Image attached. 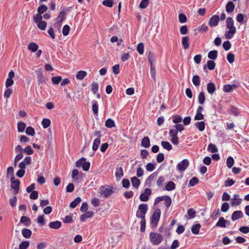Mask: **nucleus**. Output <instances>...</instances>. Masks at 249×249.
<instances>
[{
    "mask_svg": "<svg viewBox=\"0 0 249 249\" xmlns=\"http://www.w3.org/2000/svg\"><path fill=\"white\" fill-rule=\"evenodd\" d=\"M61 222L59 221L51 222L49 223V227L53 229H58L61 227Z\"/></svg>",
    "mask_w": 249,
    "mask_h": 249,
    "instance_id": "22",
    "label": "nucleus"
},
{
    "mask_svg": "<svg viewBox=\"0 0 249 249\" xmlns=\"http://www.w3.org/2000/svg\"><path fill=\"white\" fill-rule=\"evenodd\" d=\"M145 168L147 171L152 172L155 169V165L150 162L146 164Z\"/></svg>",
    "mask_w": 249,
    "mask_h": 249,
    "instance_id": "58",
    "label": "nucleus"
},
{
    "mask_svg": "<svg viewBox=\"0 0 249 249\" xmlns=\"http://www.w3.org/2000/svg\"><path fill=\"white\" fill-rule=\"evenodd\" d=\"M38 48V45L34 42L30 43L28 47V49L30 50H31L33 52H36L37 51Z\"/></svg>",
    "mask_w": 249,
    "mask_h": 249,
    "instance_id": "42",
    "label": "nucleus"
},
{
    "mask_svg": "<svg viewBox=\"0 0 249 249\" xmlns=\"http://www.w3.org/2000/svg\"><path fill=\"white\" fill-rule=\"evenodd\" d=\"M160 209H156L153 213L150 220V224L152 228L157 226L160 216Z\"/></svg>",
    "mask_w": 249,
    "mask_h": 249,
    "instance_id": "4",
    "label": "nucleus"
},
{
    "mask_svg": "<svg viewBox=\"0 0 249 249\" xmlns=\"http://www.w3.org/2000/svg\"><path fill=\"white\" fill-rule=\"evenodd\" d=\"M161 145L164 149L170 151L172 149V145L168 142L162 141L161 142Z\"/></svg>",
    "mask_w": 249,
    "mask_h": 249,
    "instance_id": "36",
    "label": "nucleus"
},
{
    "mask_svg": "<svg viewBox=\"0 0 249 249\" xmlns=\"http://www.w3.org/2000/svg\"><path fill=\"white\" fill-rule=\"evenodd\" d=\"M105 126L107 128H112L114 127V121L111 119H107L105 122Z\"/></svg>",
    "mask_w": 249,
    "mask_h": 249,
    "instance_id": "43",
    "label": "nucleus"
},
{
    "mask_svg": "<svg viewBox=\"0 0 249 249\" xmlns=\"http://www.w3.org/2000/svg\"><path fill=\"white\" fill-rule=\"evenodd\" d=\"M228 112L229 114L231 115H233L235 116H237L239 115V111H238V109L232 106L228 110Z\"/></svg>",
    "mask_w": 249,
    "mask_h": 249,
    "instance_id": "28",
    "label": "nucleus"
},
{
    "mask_svg": "<svg viewBox=\"0 0 249 249\" xmlns=\"http://www.w3.org/2000/svg\"><path fill=\"white\" fill-rule=\"evenodd\" d=\"M236 20L240 23L241 24L245 23L247 22V20H245L244 16L242 14H238L236 16Z\"/></svg>",
    "mask_w": 249,
    "mask_h": 249,
    "instance_id": "40",
    "label": "nucleus"
},
{
    "mask_svg": "<svg viewBox=\"0 0 249 249\" xmlns=\"http://www.w3.org/2000/svg\"><path fill=\"white\" fill-rule=\"evenodd\" d=\"M26 134L33 136L35 134L34 129L32 126H28L25 130Z\"/></svg>",
    "mask_w": 249,
    "mask_h": 249,
    "instance_id": "51",
    "label": "nucleus"
},
{
    "mask_svg": "<svg viewBox=\"0 0 249 249\" xmlns=\"http://www.w3.org/2000/svg\"><path fill=\"white\" fill-rule=\"evenodd\" d=\"M192 82L193 84L196 86L197 87L200 85V79L198 75H195L193 77Z\"/></svg>",
    "mask_w": 249,
    "mask_h": 249,
    "instance_id": "41",
    "label": "nucleus"
},
{
    "mask_svg": "<svg viewBox=\"0 0 249 249\" xmlns=\"http://www.w3.org/2000/svg\"><path fill=\"white\" fill-rule=\"evenodd\" d=\"M26 124L23 122H18V130L19 132H23L25 128Z\"/></svg>",
    "mask_w": 249,
    "mask_h": 249,
    "instance_id": "53",
    "label": "nucleus"
},
{
    "mask_svg": "<svg viewBox=\"0 0 249 249\" xmlns=\"http://www.w3.org/2000/svg\"><path fill=\"white\" fill-rule=\"evenodd\" d=\"M42 125L44 128H48L50 124H51V121L49 119H46L44 118L42 121Z\"/></svg>",
    "mask_w": 249,
    "mask_h": 249,
    "instance_id": "48",
    "label": "nucleus"
},
{
    "mask_svg": "<svg viewBox=\"0 0 249 249\" xmlns=\"http://www.w3.org/2000/svg\"><path fill=\"white\" fill-rule=\"evenodd\" d=\"M227 223L228 225L230 224V222L228 221L225 220L224 217H221L219 219L218 221L216 224V227H220L221 228H226V224Z\"/></svg>",
    "mask_w": 249,
    "mask_h": 249,
    "instance_id": "16",
    "label": "nucleus"
},
{
    "mask_svg": "<svg viewBox=\"0 0 249 249\" xmlns=\"http://www.w3.org/2000/svg\"><path fill=\"white\" fill-rule=\"evenodd\" d=\"M165 178L164 176H160L159 177L157 180V185L159 187H161L162 186L163 183L165 181Z\"/></svg>",
    "mask_w": 249,
    "mask_h": 249,
    "instance_id": "54",
    "label": "nucleus"
},
{
    "mask_svg": "<svg viewBox=\"0 0 249 249\" xmlns=\"http://www.w3.org/2000/svg\"><path fill=\"white\" fill-rule=\"evenodd\" d=\"M36 73L38 79L39 83H42L43 81V71L42 69H39L38 71H36Z\"/></svg>",
    "mask_w": 249,
    "mask_h": 249,
    "instance_id": "37",
    "label": "nucleus"
},
{
    "mask_svg": "<svg viewBox=\"0 0 249 249\" xmlns=\"http://www.w3.org/2000/svg\"><path fill=\"white\" fill-rule=\"evenodd\" d=\"M29 246L28 241H24L19 245V249H26Z\"/></svg>",
    "mask_w": 249,
    "mask_h": 249,
    "instance_id": "64",
    "label": "nucleus"
},
{
    "mask_svg": "<svg viewBox=\"0 0 249 249\" xmlns=\"http://www.w3.org/2000/svg\"><path fill=\"white\" fill-rule=\"evenodd\" d=\"M56 22L54 25L55 29H56L59 32H61V27L62 23V11H61L59 13V15L58 17L56 18Z\"/></svg>",
    "mask_w": 249,
    "mask_h": 249,
    "instance_id": "11",
    "label": "nucleus"
},
{
    "mask_svg": "<svg viewBox=\"0 0 249 249\" xmlns=\"http://www.w3.org/2000/svg\"><path fill=\"white\" fill-rule=\"evenodd\" d=\"M205 96L204 92L201 91L199 93L198 96V102L200 105H203L205 101Z\"/></svg>",
    "mask_w": 249,
    "mask_h": 249,
    "instance_id": "32",
    "label": "nucleus"
},
{
    "mask_svg": "<svg viewBox=\"0 0 249 249\" xmlns=\"http://www.w3.org/2000/svg\"><path fill=\"white\" fill-rule=\"evenodd\" d=\"M162 200H164V205L167 208H168L171 206L172 200L171 198L168 196H163L156 197L154 201V205H157Z\"/></svg>",
    "mask_w": 249,
    "mask_h": 249,
    "instance_id": "5",
    "label": "nucleus"
},
{
    "mask_svg": "<svg viewBox=\"0 0 249 249\" xmlns=\"http://www.w3.org/2000/svg\"><path fill=\"white\" fill-rule=\"evenodd\" d=\"M236 87V85L235 84L225 85L223 87V90L225 92H230L232 89H235Z\"/></svg>",
    "mask_w": 249,
    "mask_h": 249,
    "instance_id": "31",
    "label": "nucleus"
},
{
    "mask_svg": "<svg viewBox=\"0 0 249 249\" xmlns=\"http://www.w3.org/2000/svg\"><path fill=\"white\" fill-rule=\"evenodd\" d=\"M208 150L212 153H216L218 151V149L214 144L210 143L208 147Z\"/></svg>",
    "mask_w": 249,
    "mask_h": 249,
    "instance_id": "46",
    "label": "nucleus"
},
{
    "mask_svg": "<svg viewBox=\"0 0 249 249\" xmlns=\"http://www.w3.org/2000/svg\"><path fill=\"white\" fill-rule=\"evenodd\" d=\"M158 175L157 172H155L151 174L145 180V184L148 187L151 186L152 181L155 180Z\"/></svg>",
    "mask_w": 249,
    "mask_h": 249,
    "instance_id": "14",
    "label": "nucleus"
},
{
    "mask_svg": "<svg viewBox=\"0 0 249 249\" xmlns=\"http://www.w3.org/2000/svg\"><path fill=\"white\" fill-rule=\"evenodd\" d=\"M87 75V72L84 71H79L76 75V77L77 79L78 80H83Z\"/></svg>",
    "mask_w": 249,
    "mask_h": 249,
    "instance_id": "38",
    "label": "nucleus"
},
{
    "mask_svg": "<svg viewBox=\"0 0 249 249\" xmlns=\"http://www.w3.org/2000/svg\"><path fill=\"white\" fill-rule=\"evenodd\" d=\"M124 176V172L123 168L121 167H118L116 168L115 172V177L117 180H119Z\"/></svg>",
    "mask_w": 249,
    "mask_h": 249,
    "instance_id": "18",
    "label": "nucleus"
},
{
    "mask_svg": "<svg viewBox=\"0 0 249 249\" xmlns=\"http://www.w3.org/2000/svg\"><path fill=\"white\" fill-rule=\"evenodd\" d=\"M48 9L47 6L45 5H41L39 6L37 8V12L40 14H42L43 13L46 12Z\"/></svg>",
    "mask_w": 249,
    "mask_h": 249,
    "instance_id": "56",
    "label": "nucleus"
},
{
    "mask_svg": "<svg viewBox=\"0 0 249 249\" xmlns=\"http://www.w3.org/2000/svg\"><path fill=\"white\" fill-rule=\"evenodd\" d=\"M219 21V17L218 15H214L212 16L209 21V25L213 27L217 26Z\"/></svg>",
    "mask_w": 249,
    "mask_h": 249,
    "instance_id": "12",
    "label": "nucleus"
},
{
    "mask_svg": "<svg viewBox=\"0 0 249 249\" xmlns=\"http://www.w3.org/2000/svg\"><path fill=\"white\" fill-rule=\"evenodd\" d=\"M100 142H101V140H100V138H97L94 140L93 145H92V150L94 151H95L98 149V148L99 147V145L100 143Z\"/></svg>",
    "mask_w": 249,
    "mask_h": 249,
    "instance_id": "35",
    "label": "nucleus"
},
{
    "mask_svg": "<svg viewBox=\"0 0 249 249\" xmlns=\"http://www.w3.org/2000/svg\"><path fill=\"white\" fill-rule=\"evenodd\" d=\"M113 3L112 0H104L102 2L103 5L108 7H112Z\"/></svg>",
    "mask_w": 249,
    "mask_h": 249,
    "instance_id": "61",
    "label": "nucleus"
},
{
    "mask_svg": "<svg viewBox=\"0 0 249 249\" xmlns=\"http://www.w3.org/2000/svg\"><path fill=\"white\" fill-rule=\"evenodd\" d=\"M226 163L228 167L231 168L234 164V160L232 157H229L227 159Z\"/></svg>",
    "mask_w": 249,
    "mask_h": 249,
    "instance_id": "55",
    "label": "nucleus"
},
{
    "mask_svg": "<svg viewBox=\"0 0 249 249\" xmlns=\"http://www.w3.org/2000/svg\"><path fill=\"white\" fill-rule=\"evenodd\" d=\"M175 184L171 181H169L165 186V189L167 191H171L175 189Z\"/></svg>",
    "mask_w": 249,
    "mask_h": 249,
    "instance_id": "34",
    "label": "nucleus"
},
{
    "mask_svg": "<svg viewBox=\"0 0 249 249\" xmlns=\"http://www.w3.org/2000/svg\"><path fill=\"white\" fill-rule=\"evenodd\" d=\"M41 15L42 14H40L38 13L36 15L34 16V20L36 23L42 21V16Z\"/></svg>",
    "mask_w": 249,
    "mask_h": 249,
    "instance_id": "59",
    "label": "nucleus"
},
{
    "mask_svg": "<svg viewBox=\"0 0 249 249\" xmlns=\"http://www.w3.org/2000/svg\"><path fill=\"white\" fill-rule=\"evenodd\" d=\"M92 109L94 114L97 115L98 112V104L97 101H92Z\"/></svg>",
    "mask_w": 249,
    "mask_h": 249,
    "instance_id": "33",
    "label": "nucleus"
},
{
    "mask_svg": "<svg viewBox=\"0 0 249 249\" xmlns=\"http://www.w3.org/2000/svg\"><path fill=\"white\" fill-rule=\"evenodd\" d=\"M182 45L184 49L186 50L189 48V37L187 36H184L182 38L181 41Z\"/></svg>",
    "mask_w": 249,
    "mask_h": 249,
    "instance_id": "25",
    "label": "nucleus"
},
{
    "mask_svg": "<svg viewBox=\"0 0 249 249\" xmlns=\"http://www.w3.org/2000/svg\"><path fill=\"white\" fill-rule=\"evenodd\" d=\"M22 235L25 238H29L32 235V231L28 229H23L21 231Z\"/></svg>",
    "mask_w": 249,
    "mask_h": 249,
    "instance_id": "26",
    "label": "nucleus"
},
{
    "mask_svg": "<svg viewBox=\"0 0 249 249\" xmlns=\"http://www.w3.org/2000/svg\"><path fill=\"white\" fill-rule=\"evenodd\" d=\"M150 74L153 79L156 80V70L153 64L150 66Z\"/></svg>",
    "mask_w": 249,
    "mask_h": 249,
    "instance_id": "60",
    "label": "nucleus"
},
{
    "mask_svg": "<svg viewBox=\"0 0 249 249\" xmlns=\"http://www.w3.org/2000/svg\"><path fill=\"white\" fill-rule=\"evenodd\" d=\"M148 210V206L146 204H141L136 212V217L141 218V220L145 219V214Z\"/></svg>",
    "mask_w": 249,
    "mask_h": 249,
    "instance_id": "2",
    "label": "nucleus"
},
{
    "mask_svg": "<svg viewBox=\"0 0 249 249\" xmlns=\"http://www.w3.org/2000/svg\"><path fill=\"white\" fill-rule=\"evenodd\" d=\"M198 182V179L196 177H193L189 182L188 186L190 187L194 186Z\"/></svg>",
    "mask_w": 249,
    "mask_h": 249,
    "instance_id": "50",
    "label": "nucleus"
},
{
    "mask_svg": "<svg viewBox=\"0 0 249 249\" xmlns=\"http://www.w3.org/2000/svg\"><path fill=\"white\" fill-rule=\"evenodd\" d=\"M73 222L72 214H70L65 217L63 219V223H71Z\"/></svg>",
    "mask_w": 249,
    "mask_h": 249,
    "instance_id": "45",
    "label": "nucleus"
},
{
    "mask_svg": "<svg viewBox=\"0 0 249 249\" xmlns=\"http://www.w3.org/2000/svg\"><path fill=\"white\" fill-rule=\"evenodd\" d=\"M234 58L235 55L234 54L231 53L228 54L227 59L230 63L232 64L234 61Z\"/></svg>",
    "mask_w": 249,
    "mask_h": 249,
    "instance_id": "57",
    "label": "nucleus"
},
{
    "mask_svg": "<svg viewBox=\"0 0 249 249\" xmlns=\"http://www.w3.org/2000/svg\"><path fill=\"white\" fill-rule=\"evenodd\" d=\"M207 89L209 93L211 94H213L216 90L215 84L212 82L208 83L207 85Z\"/></svg>",
    "mask_w": 249,
    "mask_h": 249,
    "instance_id": "21",
    "label": "nucleus"
},
{
    "mask_svg": "<svg viewBox=\"0 0 249 249\" xmlns=\"http://www.w3.org/2000/svg\"><path fill=\"white\" fill-rule=\"evenodd\" d=\"M137 51L140 54H142L144 53V44L143 43H139L137 45Z\"/></svg>",
    "mask_w": 249,
    "mask_h": 249,
    "instance_id": "47",
    "label": "nucleus"
},
{
    "mask_svg": "<svg viewBox=\"0 0 249 249\" xmlns=\"http://www.w3.org/2000/svg\"><path fill=\"white\" fill-rule=\"evenodd\" d=\"M229 207L230 206L229 203L227 202H224L222 205L221 208V211L222 212L225 213L228 211V210L229 209Z\"/></svg>",
    "mask_w": 249,
    "mask_h": 249,
    "instance_id": "62",
    "label": "nucleus"
},
{
    "mask_svg": "<svg viewBox=\"0 0 249 249\" xmlns=\"http://www.w3.org/2000/svg\"><path fill=\"white\" fill-rule=\"evenodd\" d=\"M178 132L177 130L171 128L169 131V136L171 137V142L174 145H178L179 143L178 136Z\"/></svg>",
    "mask_w": 249,
    "mask_h": 249,
    "instance_id": "7",
    "label": "nucleus"
},
{
    "mask_svg": "<svg viewBox=\"0 0 249 249\" xmlns=\"http://www.w3.org/2000/svg\"><path fill=\"white\" fill-rule=\"evenodd\" d=\"M85 212L86 213H85L82 214L80 216V220L82 222H84L86 219L91 217L94 214V213L92 211H88Z\"/></svg>",
    "mask_w": 249,
    "mask_h": 249,
    "instance_id": "17",
    "label": "nucleus"
},
{
    "mask_svg": "<svg viewBox=\"0 0 249 249\" xmlns=\"http://www.w3.org/2000/svg\"><path fill=\"white\" fill-rule=\"evenodd\" d=\"M20 221L22 223L24 224V225L25 226H27V227L30 226L31 223V221L30 218L28 217L25 216H21Z\"/></svg>",
    "mask_w": 249,
    "mask_h": 249,
    "instance_id": "24",
    "label": "nucleus"
},
{
    "mask_svg": "<svg viewBox=\"0 0 249 249\" xmlns=\"http://www.w3.org/2000/svg\"><path fill=\"white\" fill-rule=\"evenodd\" d=\"M151 194V190L149 188L144 190V192L141 194L140 199L142 201H147L149 199L148 196Z\"/></svg>",
    "mask_w": 249,
    "mask_h": 249,
    "instance_id": "13",
    "label": "nucleus"
},
{
    "mask_svg": "<svg viewBox=\"0 0 249 249\" xmlns=\"http://www.w3.org/2000/svg\"><path fill=\"white\" fill-rule=\"evenodd\" d=\"M207 66L209 70H213L215 67V63L213 61L208 60L207 62Z\"/></svg>",
    "mask_w": 249,
    "mask_h": 249,
    "instance_id": "52",
    "label": "nucleus"
},
{
    "mask_svg": "<svg viewBox=\"0 0 249 249\" xmlns=\"http://www.w3.org/2000/svg\"><path fill=\"white\" fill-rule=\"evenodd\" d=\"M151 243L154 245H159L163 240L162 236L157 232H151L149 234Z\"/></svg>",
    "mask_w": 249,
    "mask_h": 249,
    "instance_id": "3",
    "label": "nucleus"
},
{
    "mask_svg": "<svg viewBox=\"0 0 249 249\" xmlns=\"http://www.w3.org/2000/svg\"><path fill=\"white\" fill-rule=\"evenodd\" d=\"M243 216V213L241 211H234L231 215V220L233 221L237 220L240 218H241Z\"/></svg>",
    "mask_w": 249,
    "mask_h": 249,
    "instance_id": "15",
    "label": "nucleus"
},
{
    "mask_svg": "<svg viewBox=\"0 0 249 249\" xmlns=\"http://www.w3.org/2000/svg\"><path fill=\"white\" fill-rule=\"evenodd\" d=\"M195 125L200 131H203L205 129V123L203 121L196 122Z\"/></svg>",
    "mask_w": 249,
    "mask_h": 249,
    "instance_id": "44",
    "label": "nucleus"
},
{
    "mask_svg": "<svg viewBox=\"0 0 249 249\" xmlns=\"http://www.w3.org/2000/svg\"><path fill=\"white\" fill-rule=\"evenodd\" d=\"M100 194L104 197H107L111 196L113 193V188L112 187H105L101 186L100 188Z\"/></svg>",
    "mask_w": 249,
    "mask_h": 249,
    "instance_id": "9",
    "label": "nucleus"
},
{
    "mask_svg": "<svg viewBox=\"0 0 249 249\" xmlns=\"http://www.w3.org/2000/svg\"><path fill=\"white\" fill-rule=\"evenodd\" d=\"M218 55V52L216 50L211 51L208 53V57L212 60H215Z\"/></svg>",
    "mask_w": 249,
    "mask_h": 249,
    "instance_id": "27",
    "label": "nucleus"
},
{
    "mask_svg": "<svg viewBox=\"0 0 249 249\" xmlns=\"http://www.w3.org/2000/svg\"><path fill=\"white\" fill-rule=\"evenodd\" d=\"M182 118L180 116L177 115L173 116V122L175 124H178L182 121Z\"/></svg>",
    "mask_w": 249,
    "mask_h": 249,
    "instance_id": "63",
    "label": "nucleus"
},
{
    "mask_svg": "<svg viewBox=\"0 0 249 249\" xmlns=\"http://www.w3.org/2000/svg\"><path fill=\"white\" fill-rule=\"evenodd\" d=\"M37 27L41 30H44L47 26V22L45 21H41L36 23Z\"/></svg>",
    "mask_w": 249,
    "mask_h": 249,
    "instance_id": "49",
    "label": "nucleus"
},
{
    "mask_svg": "<svg viewBox=\"0 0 249 249\" xmlns=\"http://www.w3.org/2000/svg\"><path fill=\"white\" fill-rule=\"evenodd\" d=\"M11 187L14 190L15 194L16 195L18 194L20 185V181L18 179L15 180V177H12L11 178Z\"/></svg>",
    "mask_w": 249,
    "mask_h": 249,
    "instance_id": "10",
    "label": "nucleus"
},
{
    "mask_svg": "<svg viewBox=\"0 0 249 249\" xmlns=\"http://www.w3.org/2000/svg\"><path fill=\"white\" fill-rule=\"evenodd\" d=\"M141 145L145 148H148L150 145L149 138L144 137L142 140Z\"/></svg>",
    "mask_w": 249,
    "mask_h": 249,
    "instance_id": "29",
    "label": "nucleus"
},
{
    "mask_svg": "<svg viewBox=\"0 0 249 249\" xmlns=\"http://www.w3.org/2000/svg\"><path fill=\"white\" fill-rule=\"evenodd\" d=\"M81 199L80 197H76L73 201H72L70 205V207L71 208H75L81 202Z\"/></svg>",
    "mask_w": 249,
    "mask_h": 249,
    "instance_id": "39",
    "label": "nucleus"
},
{
    "mask_svg": "<svg viewBox=\"0 0 249 249\" xmlns=\"http://www.w3.org/2000/svg\"><path fill=\"white\" fill-rule=\"evenodd\" d=\"M234 198L232 199L231 205L232 206H237L241 204L242 202V199L239 197V196L237 194H235L233 196Z\"/></svg>",
    "mask_w": 249,
    "mask_h": 249,
    "instance_id": "19",
    "label": "nucleus"
},
{
    "mask_svg": "<svg viewBox=\"0 0 249 249\" xmlns=\"http://www.w3.org/2000/svg\"><path fill=\"white\" fill-rule=\"evenodd\" d=\"M201 228V225L200 224L197 223L196 224L194 225L192 228L191 231L194 234H197L199 233L200 228Z\"/></svg>",
    "mask_w": 249,
    "mask_h": 249,
    "instance_id": "30",
    "label": "nucleus"
},
{
    "mask_svg": "<svg viewBox=\"0 0 249 249\" xmlns=\"http://www.w3.org/2000/svg\"><path fill=\"white\" fill-rule=\"evenodd\" d=\"M76 166L77 167H82L83 170L88 171L90 167V163L89 161H86L85 158H81L76 162Z\"/></svg>",
    "mask_w": 249,
    "mask_h": 249,
    "instance_id": "6",
    "label": "nucleus"
},
{
    "mask_svg": "<svg viewBox=\"0 0 249 249\" xmlns=\"http://www.w3.org/2000/svg\"><path fill=\"white\" fill-rule=\"evenodd\" d=\"M131 181L133 187L135 189H137L141 184L140 180L138 179L137 177H133L131 178Z\"/></svg>",
    "mask_w": 249,
    "mask_h": 249,
    "instance_id": "20",
    "label": "nucleus"
},
{
    "mask_svg": "<svg viewBox=\"0 0 249 249\" xmlns=\"http://www.w3.org/2000/svg\"><path fill=\"white\" fill-rule=\"evenodd\" d=\"M235 8V5L232 1H229L226 6V10L228 13H231L233 11Z\"/></svg>",
    "mask_w": 249,
    "mask_h": 249,
    "instance_id": "23",
    "label": "nucleus"
},
{
    "mask_svg": "<svg viewBox=\"0 0 249 249\" xmlns=\"http://www.w3.org/2000/svg\"><path fill=\"white\" fill-rule=\"evenodd\" d=\"M189 165V160L187 159H184L177 164V169L180 172H183L187 169Z\"/></svg>",
    "mask_w": 249,
    "mask_h": 249,
    "instance_id": "8",
    "label": "nucleus"
},
{
    "mask_svg": "<svg viewBox=\"0 0 249 249\" xmlns=\"http://www.w3.org/2000/svg\"><path fill=\"white\" fill-rule=\"evenodd\" d=\"M226 27L229 29L226 31L225 36L227 39L232 38L236 33V27L234 25V21L231 17H228L226 21Z\"/></svg>",
    "mask_w": 249,
    "mask_h": 249,
    "instance_id": "1",
    "label": "nucleus"
}]
</instances>
